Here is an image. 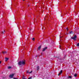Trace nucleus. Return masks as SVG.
<instances>
[{
  "mask_svg": "<svg viewBox=\"0 0 79 79\" xmlns=\"http://www.w3.org/2000/svg\"><path fill=\"white\" fill-rule=\"evenodd\" d=\"M25 64L26 61L24 60L20 61L18 63V64L19 65V66H22V65H23V66H24Z\"/></svg>",
  "mask_w": 79,
  "mask_h": 79,
  "instance_id": "nucleus-1",
  "label": "nucleus"
},
{
  "mask_svg": "<svg viewBox=\"0 0 79 79\" xmlns=\"http://www.w3.org/2000/svg\"><path fill=\"white\" fill-rule=\"evenodd\" d=\"M77 37V36L76 35H75V36L74 37H71V39H73V40H76V38Z\"/></svg>",
  "mask_w": 79,
  "mask_h": 79,
  "instance_id": "nucleus-2",
  "label": "nucleus"
},
{
  "mask_svg": "<svg viewBox=\"0 0 79 79\" xmlns=\"http://www.w3.org/2000/svg\"><path fill=\"white\" fill-rule=\"evenodd\" d=\"M14 75H15L14 74H12L11 75H10L9 77L10 78H12L13 76H14Z\"/></svg>",
  "mask_w": 79,
  "mask_h": 79,
  "instance_id": "nucleus-3",
  "label": "nucleus"
},
{
  "mask_svg": "<svg viewBox=\"0 0 79 79\" xmlns=\"http://www.w3.org/2000/svg\"><path fill=\"white\" fill-rule=\"evenodd\" d=\"M47 49V47H45L43 50V52H44V51H45V50H46V49Z\"/></svg>",
  "mask_w": 79,
  "mask_h": 79,
  "instance_id": "nucleus-4",
  "label": "nucleus"
},
{
  "mask_svg": "<svg viewBox=\"0 0 79 79\" xmlns=\"http://www.w3.org/2000/svg\"><path fill=\"white\" fill-rule=\"evenodd\" d=\"M70 34H74V33L73 31H71L69 32Z\"/></svg>",
  "mask_w": 79,
  "mask_h": 79,
  "instance_id": "nucleus-5",
  "label": "nucleus"
},
{
  "mask_svg": "<svg viewBox=\"0 0 79 79\" xmlns=\"http://www.w3.org/2000/svg\"><path fill=\"white\" fill-rule=\"evenodd\" d=\"M5 59H6V60H5V61H8V60H9V58H6V57L5 58Z\"/></svg>",
  "mask_w": 79,
  "mask_h": 79,
  "instance_id": "nucleus-6",
  "label": "nucleus"
},
{
  "mask_svg": "<svg viewBox=\"0 0 79 79\" xmlns=\"http://www.w3.org/2000/svg\"><path fill=\"white\" fill-rule=\"evenodd\" d=\"M41 48V46H40L38 48V49L39 50H40V49Z\"/></svg>",
  "mask_w": 79,
  "mask_h": 79,
  "instance_id": "nucleus-7",
  "label": "nucleus"
},
{
  "mask_svg": "<svg viewBox=\"0 0 79 79\" xmlns=\"http://www.w3.org/2000/svg\"><path fill=\"white\" fill-rule=\"evenodd\" d=\"M3 54H5V53H7V52L6 51L3 52Z\"/></svg>",
  "mask_w": 79,
  "mask_h": 79,
  "instance_id": "nucleus-8",
  "label": "nucleus"
},
{
  "mask_svg": "<svg viewBox=\"0 0 79 79\" xmlns=\"http://www.w3.org/2000/svg\"><path fill=\"white\" fill-rule=\"evenodd\" d=\"M5 30H4L3 31H2V34H5Z\"/></svg>",
  "mask_w": 79,
  "mask_h": 79,
  "instance_id": "nucleus-9",
  "label": "nucleus"
},
{
  "mask_svg": "<svg viewBox=\"0 0 79 79\" xmlns=\"http://www.w3.org/2000/svg\"><path fill=\"white\" fill-rule=\"evenodd\" d=\"M77 74H75L74 75V77H77Z\"/></svg>",
  "mask_w": 79,
  "mask_h": 79,
  "instance_id": "nucleus-10",
  "label": "nucleus"
},
{
  "mask_svg": "<svg viewBox=\"0 0 79 79\" xmlns=\"http://www.w3.org/2000/svg\"><path fill=\"white\" fill-rule=\"evenodd\" d=\"M10 68H11V67L10 66H9L8 67V69H10Z\"/></svg>",
  "mask_w": 79,
  "mask_h": 79,
  "instance_id": "nucleus-11",
  "label": "nucleus"
},
{
  "mask_svg": "<svg viewBox=\"0 0 79 79\" xmlns=\"http://www.w3.org/2000/svg\"><path fill=\"white\" fill-rule=\"evenodd\" d=\"M39 66H38L37 67V70H39Z\"/></svg>",
  "mask_w": 79,
  "mask_h": 79,
  "instance_id": "nucleus-12",
  "label": "nucleus"
},
{
  "mask_svg": "<svg viewBox=\"0 0 79 79\" xmlns=\"http://www.w3.org/2000/svg\"><path fill=\"white\" fill-rule=\"evenodd\" d=\"M62 73H63V70H61L60 71V74H61Z\"/></svg>",
  "mask_w": 79,
  "mask_h": 79,
  "instance_id": "nucleus-13",
  "label": "nucleus"
},
{
  "mask_svg": "<svg viewBox=\"0 0 79 79\" xmlns=\"http://www.w3.org/2000/svg\"><path fill=\"white\" fill-rule=\"evenodd\" d=\"M32 71H31L30 72H28V74H31L32 73Z\"/></svg>",
  "mask_w": 79,
  "mask_h": 79,
  "instance_id": "nucleus-14",
  "label": "nucleus"
},
{
  "mask_svg": "<svg viewBox=\"0 0 79 79\" xmlns=\"http://www.w3.org/2000/svg\"><path fill=\"white\" fill-rule=\"evenodd\" d=\"M69 78L70 79H71L72 78V76H69Z\"/></svg>",
  "mask_w": 79,
  "mask_h": 79,
  "instance_id": "nucleus-15",
  "label": "nucleus"
},
{
  "mask_svg": "<svg viewBox=\"0 0 79 79\" xmlns=\"http://www.w3.org/2000/svg\"><path fill=\"white\" fill-rule=\"evenodd\" d=\"M77 46L78 47H79V43H78V44H77Z\"/></svg>",
  "mask_w": 79,
  "mask_h": 79,
  "instance_id": "nucleus-16",
  "label": "nucleus"
},
{
  "mask_svg": "<svg viewBox=\"0 0 79 79\" xmlns=\"http://www.w3.org/2000/svg\"><path fill=\"white\" fill-rule=\"evenodd\" d=\"M32 40H33V41L35 40V38H34L32 39Z\"/></svg>",
  "mask_w": 79,
  "mask_h": 79,
  "instance_id": "nucleus-17",
  "label": "nucleus"
},
{
  "mask_svg": "<svg viewBox=\"0 0 79 79\" xmlns=\"http://www.w3.org/2000/svg\"><path fill=\"white\" fill-rule=\"evenodd\" d=\"M61 74L60 73H59L58 74V76H60V75H61Z\"/></svg>",
  "mask_w": 79,
  "mask_h": 79,
  "instance_id": "nucleus-18",
  "label": "nucleus"
},
{
  "mask_svg": "<svg viewBox=\"0 0 79 79\" xmlns=\"http://www.w3.org/2000/svg\"><path fill=\"white\" fill-rule=\"evenodd\" d=\"M29 70H27V73H29Z\"/></svg>",
  "mask_w": 79,
  "mask_h": 79,
  "instance_id": "nucleus-19",
  "label": "nucleus"
},
{
  "mask_svg": "<svg viewBox=\"0 0 79 79\" xmlns=\"http://www.w3.org/2000/svg\"><path fill=\"white\" fill-rule=\"evenodd\" d=\"M67 31H68V27H67Z\"/></svg>",
  "mask_w": 79,
  "mask_h": 79,
  "instance_id": "nucleus-20",
  "label": "nucleus"
},
{
  "mask_svg": "<svg viewBox=\"0 0 79 79\" xmlns=\"http://www.w3.org/2000/svg\"><path fill=\"white\" fill-rule=\"evenodd\" d=\"M14 79H18V78H14Z\"/></svg>",
  "mask_w": 79,
  "mask_h": 79,
  "instance_id": "nucleus-21",
  "label": "nucleus"
},
{
  "mask_svg": "<svg viewBox=\"0 0 79 79\" xmlns=\"http://www.w3.org/2000/svg\"><path fill=\"white\" fill-rule=\"evenodd\" d=\"M28 29H29V30H30L31 31V29H29V28Z\"/></svg>",
  "mask_w": 79,
  "mask_h": 79,
  "instance_id": "nucleus-22",
  "label": "nucleus"
},
{
  "mask_svg": "<svg viewBox=\"0 0 79 79\" xmlns=\"http://www.w3.org/2000/svg\"><path fill=\"white\" fill-rule=\"evenodd\" d=\"M1 63H2V61H0V64H1Z\"/></svg>",
  "mask_w": 79,
  "mask_h": 79,
  "instance_id": "nucleus-23",
  "label": "nucleus"
},
{
  "mask_svg": "<svg viewBox=\"0 0 79 79\" xmlns=\"http://www.w3.org/2000/svg\"><path fill=\"white\" fill-rule=\"evenodd\" d=\"M28 6H30V5L28 4Z\"/></svg>",
  "mask_w": 79,
  "mask_h": 79,
  "instance_id": "nucleus-24",
  "label": "nucleus"
},
{
  "mask_svg": "<svg viewBox=\"0 0 79 79\" xmlns=\"http://www.w3.org/2000/svg\"><path fill=\"white\" fill-rule=\"evenodd\" d=\"M23 79H26V78H23Z\"/></svg>",
  "mask_w": 79,
  "mask_h": 79,
  "instance_id": "nucleus-25",
  "label": "nucleus"
},
{
  "mask_svg": "<svg viewBox=\"0 0 79 79\" xmlns=\"http://www.w3.org/2000/svg\"><path fill=\"white\" fill-rule=\"evenodd\" d=\"M63 37L62 36V37H60V38H61V37Z\"/></svg>",
  "mask_w": 79,
  "mask_h": 79,
  "instance_id": "nucleus-26",
  "label": "nucleus"
},
{
  "mask_svg": "<svg viewBox=\"0 0 79 79\" xmlns=\"http://www.w3.org/2000/svg\"><path fill=\"white\" fill-rule=\"evenodd\" d=\"M36 57H37V56H36Z\"/></svg>",
  "mask_w": 79,
  "mask_h": 79,
  "instance_id": "nucleus-27",
  "label": "nucleus"
},
{
  "mask_svg": "<svg viewBox=\"0 0 79 79\" xmlns=\"http://www.w3.org/2000/svg\"><path fill=\"white\" fill-rule=\"evenodd\" d=\"M23 77H24V76Z\"/></svg>",
  "mask_w": 79,
  "mask_h": 79,
  "instance_id": "nucleus-28",
  "label": "nucleus"
},
{
  "mask_svg": "<svg viewBox=\"0 0 79 79\" xmlns=\"http://www.w3.org/2000/svg\"><path fill=\"white\" fill-rule=\"evenodd\" d=\"M60 49H61V48H60Z\"/></svg>",
  "mask_w": 79,
  "mask_h": 79,
  "instance_id": "nucleus-29",
  "label": "nucleus"
},
{
  "mask_svg": "<svg viewBox=\"0 0 79 79\" xmlns=\"http://www.w3.org/2000/svg\"><path fill=\"white\" fill-rule=\"evenodd\" d=\"M42 53H41V55H42Z\"/></svg>",
  "mask_w": 79,
  "mask_h": 79,
  "instance_id": "nucleus-30",
  "label": "nucleus"
},
{
  "mask_svg": "<svg viewBox=\"0 0 79 79\" xmlns=\"http://www.w3.org/2000/svg\"><path fill=\"white\" fill-rule=\"evenodd\" d=\"M43 29H44V27H43Z\"/></svg>",
  "mask_w": 79,
  "mask_h": 79,
  "instance_id": "nucleus-31",
  "label": "nucleus"
},
{
  "mask_svg": "<svg viewBox=\"0 0 79 79\" xmlns=\"http://www.w3.org/2000/svg\"><path fill=\"white\" fill-rule=\"evenodd\" d=\"M24 0H23V1H24Z\"/></svg>",
  "mask_w": 79,
  "mask_h": 79,
  "instance_id": "nucleus-32",
  "label": "nucleus"
},
{
  "mask_svg": "<svg viewBox=\"0 0 79 79\" xmlns=\"http://www.w3.org/2000/svg\"><path fill=\"white\" fill-rule=\"evenodd\" d=\"M14 19H15V18H14Z\"/></svg>",
  "mask_w": 79,
  "mask_h": 79,
  "instance_id": "nucleus-33",
  "label": "nucleus"
},
{
  "mask_svg": "<svg viewBox=\"0 0 79 79\" xmlns=\"http://www.w3.org/2000/svg\"><path fill=\"white\" fill-rule=\"evenodd\" d=\"M49 17H50V16L49 15Z\"/></svg>",
  "mask_w": 79,
  "mask_h": 79,
  "instance_id": "nucleus-34",
  "label": "nucleus"
},
{
  "mask_svg": "<svg viewBox=\"0 0 79 79\" xmlns=\"http://www.w3.org/2000/svg\"><path fill=\"white\" fill-rule=\"evenodd\" d=\"M58 2H59V1H58Z\"/></svg>",
  "mask_w": 79,
  "mask_h": 79,
  "instance_id": "nucleus-35",
  "label": "nucleus"
},
{
  "mask_svg": "<svg viewBox=\"0 0 79 79\" xmlns=\"http://www.w3.org/2000/svg\"><path fill=\"white\" fill-rule=\"evenodd\" d=\"M10 8H11V7H10Z\"/></svg>",
  "mask_w": 79,
  "mask_h": 79,
  "instance_id": "nucleus-36",
  "label": "nucleus"
}]
</instances>
